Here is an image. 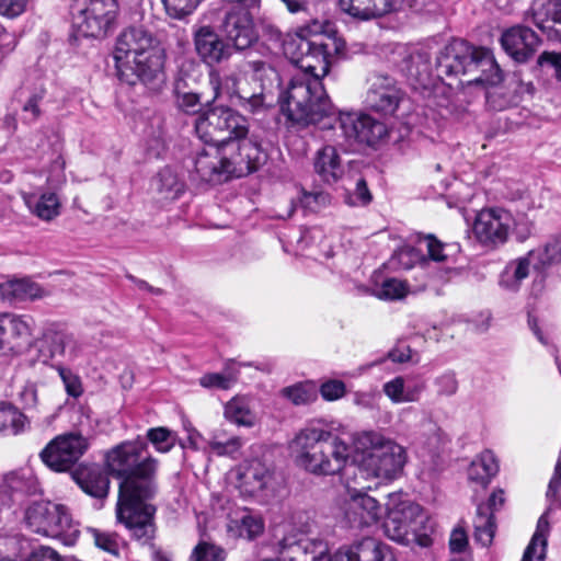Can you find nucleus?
<instances>
[{
	"label": "nucleus",
	"instance_id": "22",
	"mask_svg": "<svg viewBox=\"0 0 561 561\" xmlns=\"http://www.w3.org/2000/svg\"><path fill=\"white\" fill-rule=\"evenodd\" d=\"M381 515V505L376 499L366 493H353L346 502L345 517L354 527L373 525Z\"/></svg>",
	"mask_w": 561,
	"mask_h": 561
},
{
	"label": "nucleus",
	"instance_id": "20",
	"mask_svg": "<svg viewBox=\"0 0 561 561\" xmlns=\"http://www.w3.org/2000/svg\"><path fill=\"white\" fill-rule=\"evenodd\" d=\"M33 320L27 316L4 313L0 316V348L13 350L27 344L32 335Z\"/></svg>",
	"mask_w": 561,
	"mask_h": 561
},
{
	"label": "nucleus",
	"instance_id": "12",
	"mask_svg": "<svg viewBox=\"0 0 561 561\" xmlns=\"http://www.w3.org/2000/svg\"><path fill=\"white\" fill-rule=\"evenodd\" d=\"M514 218L502 208L482 209L473 222V234L483 245L496 248L504 244L510 236Z\"/></svg>",
	"mask_w": 561,
	"mask_h": 561
},
{
	"label": "nucleus",
	"instance_id": "55",
	"mask_svg": "<svg viewBox=\"0 0 561 561\" xmlns=\"http://www.w3.org/2000/svg\"><path fill=\"white\" fill-rule=\"evenodd\" d=\"M45 92V89L41 88L23 105L24 119L27 123H34L41 116L39 103L44 99Z\"/></svg>",
	"mask_w": 561,
	"mask_h": 561
},
{
	"label": "nucleus",
	"instance_id": "1",
	"mask_svg": "<svg viewBox=\"0 0 561 561\" xmlns=\"http://www.w3.org/2000/svg\"><path fill=\"white\" fill-rule=\"evenodd\" d=\"M146 447L141 439L126 440L104 457L107 472L121 480L116 518L142 543L149 542L156 533V507L147 501L157 493V460L144 455Z\"/></svg>",
	"mask_w": 561,
	"mask_h": 561
},
{
	"label": "nucleus",
	"instance_id": "25",
	"mask_svg": "<svg viewBox=\"0 0 561 561\" xmlns=\"http://www.w3.org/2000/svg\"><path fill=\"white\" fill-rule=\"evenodd\" d=\"M404 0H340L341 9L348 15L368 21L399 10Z\"/></svg>",
	"mask_w": 561,
	"mask_h": 561
},
{
	"label": "nucleus",
	"instance_id": "4",
	"mask_svg": "<svg viewBox=\"0 0 561 561\" xmlns=\"http://www.w3.org/2000/svg\"><path fill=\"white\" fill-rule=\"evenodd\" d=\"M354 446L365 454V468L376 478L393 479L403 469L407 460L404 448L376 431L355 435Z\"/></svg>",
	"mask_w": 561,
	"mask_h": 561
},
{
	"label": "nucleus",
	"instance_id": "64",
	"mask_svg": "<svg viewBox=\"0 0 561 561\" xmlns=\"http://www.w3.org/2000/svg\"><path fill=\"white\" fill-rule=\"evenodd\" d=\"M537 62L541 67H543V66L552 67L554 69L557 79L561 81V53L543 51L538 57Z\"/></svg>",
	"mask_w": 561,
	"mask_h": 561
},
{
	"label": "nucleus",
	"instance_id": "34",
	"mask_svg": "<svg viewBox=\"0 0 561 561\" xmlns=\"http://www.w3.org/2000/svg\"><path fill=\"white\" fill-rule=\"evenodd\" d=\"M549 529V520L546 514H543L537 522L536 531L524 552L522 561H533L534 559L542 561L545 559Z\"/></svg>",
	"mask_w": 561,
	"mask_h": 561
},
{
	"label": "nucleus",
	"instance_id": "44",
	"mask_svg": "<svg viewBox=\"0 0 561 561\" xmlns=\"http://www.w3.org/2000/svg\"><path fill=\"white\" fill-rule=\"evenodd\" d=\"M318 548V556L312 557V561H363L362 540L346 549H340L333 556L327 554V546L322 541H319Z\"/></svg>",
	"mask_w": 561,
	"mask_h": 561
},
{
	"label": "nucleus",
	"instance_id": "58",
	"mask_svg": "<svg viewBox=\"0 0 561 561\" xmlns=\"http://www.w3.org/2000/svg\"><path fill=\"white\" fill-rule=\"evenodd\" d=\"M66 182L65 174V161L61 158L56 159L49 170V174L47 176V184L54 191L58 190Z\"/></svg>",
	"mask_w": 561,
	"mask_h": 561
},
{
	"label": "nucleus",
	"instance_id": "28",
	"mask_svg": "<svg viewBox=\"0 0 561 561\" xmlns=\"http://www.w3.org/2000/svg\"><path fill=\"white\" fill-rule=\"evenodd\" d=\"M403 513L392 512L389 510L387 518L383 522L385 535L401 545H410L417 542L422 547L431 543V538L426 533H417L411 528L410 524H404L402 519Z\"/></svg>",
	"mask_w": 561,
	"mask_h": 561
},
{
	"label": "nucleus",
	"instance_id": "36",
	"mask_svg": "<svg viewBox=\"0 0 561 561\" xmlns=\"http://www.w3.org/2000/svg\"><path fill=\"white\" fill-rule=\"evenodd\" d=\"M363 115L357 113H340L337 116L333 113V107L331 106L330 114L328 116H323L319 122L321 123L324 118L329 119V124H324L323 128L332 127L331 121H334L341 129L343 136L348 140H359V131L363 127Z\"/></svg>",
	"mask_w": 561,
	"mask_h": 561
},
{
	"label": "nucleus",
	"instance_id": "15",
	"mask_svg": "<svg viewBox=\"0 0 561 561\" xmlns=\"http://www.w3.org/2000/svg\"><path fill=\"white\" fill-rule=\"evenodd\" d=\"M247 9L228 11L221 23L227 42L238 50L251 47L259 38L253 18Z\"/></svg>",
	"mask_w": 561,
	"mask_h": 561
},
{
	"label": "nucleus",
	"instance_id": "50",
	"mask_svg": "<svg viewBox=\"0 0 561 561\" xmlns=\"http://www.w3.org/2000/svg\"><path fill=\"white\" fill-rule=\"evenodd\" d=\"M409 293L408 284L398 278H387L375 291V296L383 300H398L404 298Z\"/></svg>",
	"mask_w": 561,
	"mask_h": 561
},
{
	"label": "nucleus",
	"instance_id": "57",
	"mask_svg": "<svg viewBox=\"0 0 561 561\" xmlns=\"http://www.w3.org/2000/svg\"><path fill=\"white\" fill-rule=\"evenodd\" d=\"M59 376L65 385L66 391L69 396L78 398L82 393V385L80 378L71 370L59 367Z\"/></svg>",
	"mask_w": 561,
	"mask_h": 561
},
{
	"label": "nucleus",
	"instance_id": "54",
	"mask_svg": "<svg viewBox=\"0 0 561 561\" xmlns=\"http://www.w3.org/2000/svg\"><path fill=\"white\" fill-rule=\"evenodd\" d=\"M283 397L291 401L296 405H301L310 402L314 397V391L311 386L305 383H296L286 387L282 390Z\"/></svg>",
	"mask_w": 561,
	"mask_h": 561
},
{
	"label": "nucleus",
	"instance_id": "40",
	"mask_svg": "<svg viewBox=\"0 0 561 561\" xmlns=\"http://www.w3.org/2000/svg\"><path fill=\"white\" fill-rule=\"evenodd\" d=\"M473 527L474 539L484 547L491 545L495 533V524L493 514L488 512V507L483 505L478 506Z\"/></svg>",
	"mask_w": 561,
	"mask_h": 561
},
{
	"label": "nucleus",
	"instance_id": "51",
	"mask_svg": "<svg viewBox=\"0 0 561 561\" xmlns=\"http://www.w3.org/2000/svg\"><path fill=\"white\" fill-rule=\"evenodd\" d=\"M202 0H162L169 16L182 20L192 14Z\"/></svg>",
	"mask_w": 561,
	"mask_h": 561
},
{
	"label": "nucleus",
	"instance_id": "9",
	"mask_svg": "<svg viewBox=\"0 0 561 561\" xmlns=\"http://www.w3.org/2000/svg\"><path fill=\"white\" fill-rule=\"evenodd\" d=\"M117 9L116 0H84L73 13V26L82 36L102 37L113 26Z\"/></svg>",
	"mask_w": 561,
	"mask_h": 561
},
{
	"label": "nucleus",
	"instance_id": "39",
	"mask_svg": "<svg viewBox=\"0 0 561 561\" xmlns=\"http://www.w3.org/2000/svg\"><path fill=\"white\" fill-rule=\"evenodd\" d=\"M385 394L393 403L415 402L422 392L421 386L407 388L402 377H396L383 385Z\"/></svg>",
	"mask_w": 561,
	"mask_h": 561
},
{
	"label": "nucleus",
	"instance_id": "26",
	"mask_svg": "<svg viewBox=\"0 0 561 561\" xmlns=\"http://www.w3.org/2000/svg\"><path fill=\"white\" fill-rule=\"evenodd\" d=\"M194 164L195 173L201 181L207 183L227 181L220 146L208 145V148L198 151Z\"/></svg>",
	"mask_w": 561,
	"mask_h": 561
},
{
	"label": "nucleus",
	"instance_id": "38",
	"mask_svg": "<svg viewBox=\"0 0 561 561\" xmlns=\"http://www.w3.org/2000/svg\"><path fill=\"white\" fill-rule=\"evenodd\" d=\"M45 343L48 346L49 355L45 356L44 360L48 357H72L75 355L76 341L70 333L64 331H49L45 334Z\"/></svg>",
	"mask_w": 561,
	"mask_h": 561
},
{
	"label": "nucleus",
	"instance_id": "49",
	"mask_svg": "<svg viewBox=\"0 0 561 561\" xmlns=\"http://www.w3.org/2000/svg\"><path fill=\"white\" fill-rule=\"evenodd\" d=\"M157 190L167 198H175L183 192V184L171 169H163L157 176Z\"/></svg>",
	"mask_w": 561,
	"mask_h": 561
},
{
	"label": "nucleus",
	"instance_id": "43",
	"mask_svg": "<svg viewBox=\"0 0 561 561\" xmlns=\"http://www.w3.org/2000/svg\"><path fill=\"white\" fill-rule=\"evenodd\" d=\"M390 510L392 512L403 513V523L410 524L409 526L413 528L414 531L423 533V529L425 530V524L428 519L419 504L410 501H403Z\"/></svg>",
	"mask_w": 561,
	"mask_h": 561
},
{
	"label": "nucleus",
	"instance_id": "5",
	"mask_svg": "<svg viewBox=\"0 0 561 561\" xmlns=\"http://www.w3.org/2000/svg\"><path fill=\"white\" fill-rule=\"evenodd\" d=\"M195 130L206 145L221 146L248 135L249 124L244 116L228 106H213L196 118Z\"/></svg>",
	"mask_w": 561,
	"mask_h": 561
},
{
	"label": "nucleus",
	"instance_id": "42",
	"mask_svg": "<svg viewBox=\"0 0 561 561\" xmlns=\"http://www.w3.org/2000/svg\"><path fill=\"white\" fill-rule=\"evenodd\" d=\"M239 436L225 437L222 432H216L207 442L209 450L219 457L236 458L243 446Z\"/></svg>",
	"mask_w": 561,
	"mask_h": 561
},
{
	"label": "nucleus",
	"instance_id": "63",
	"mask_svg": "<svg viewBox=\"0 0 561 561\" xmlns=\"http://www.w3.org/2000/svg\"><path fill=\"white\" fill-rule=\"evenodd\" d=\"M321 396L328 401L342 398L345 393V385L340 380H329L320 388Z\"/></svg>",
	"mask_w": 561,
	"mask_h": 561
},
{
	"label": "nucleus",
	"instance_id": "8",
	"mask_svg": "<svg viewBox=\"0 0 561 561\" xmlns=\"http://www.w3.org/2000/svg\"><path fill=\"white\" fill-rule=\"evenodd\" d=\"M90 447L89 438L79 432H68L53 438L39 453L42 461L56 472H67Z\"/></svg>",
	"mask_w": 561,
	"mask_h": 561
},
{
	"label": "nucleus",
	"instance_id": "53",
	"mask_svg": "<svg viewBox=\"0 0 561 561\" xmlns=\"http://www.w3.org/2000/svg\"><path fill=\"white\" fill-rule=\"evenodd\" d=\"M148 440L154 446L160 453H168L172 449L175 443V438L171 431L165 427H154L147 432Z\"/></svg>",
	"mask_w": 561,
	"mask_h": 561
},
{
	"label": "nucleus",
	"instance_id": "13",
	"mask_svg": "<svg viewBox=\"0 0 561 561\" xmlns=\"http://www.w3.org/2000/svg\"><path fill=\"white\" fill-rule=\"evenodd\" d=\"M209 81L214 90V99L227 94L231 102L250 113H259L265 108V100L262 92L250 93L240 89V78L234 71L220 77L217 70L209 72Z\"/></svg>",
	"mask_w": 561,
	"mask_h": 561
},
{
	"label": "nucleus",
	"instance_id": "19",
	"mask_svg": "<svg viewBox=\"0 0 561 561\" xmlns=\"http://www.w3.org/2000/svg\"><path fill=\"white\" fill-rule=\"evenodd\" d=\"M540 44L537 34L524 25H515L503 32L501 45L503 49L516 61H527Z\"/></svg>",
	"mask_w": 561,
	"mask_h": 561
},
{
	"label": "nucleus",
	"instance_id": "47",
	"mask_svg": "<svg viewBox=\"0 0 561 561\" xmlns=\"http://www.w3.org/2000/svg\"><path fill=\"white\" fill-rule=\"evenodd\" d=\"M226 550L213 542L201 540L192 550L188 561H225Z\"/></svg>",
	"mask_w": 561,
	"mask_h": 561
},
{
	"label": "nucleus",
	"instance_id": "11",
	"mask_svg": "<svg viewBox=\"0 0 561 561\" xmlns=\"http://www.w3.org/2000/svg\"><path fill=\"white\" fill-rule=\"evenodd\" d=\"M227 180L254 172L263 158L260 145L247 136L220 146Z\"/></svg>",
	"mask_w": 561,
	"mask_h": 561
},
{
	"label": "nucleus",
	"instance_id": "10",
	"mask_svg": "<svg viewBox=\"0 0 561 561\" xmlns=\"http://www.w3.org/2000/svg\"><path fill=\"white\" fill-rule=\"evenodd\" d=\"M157 47L154 39L144 27H128L124 30L117 37L113 58L117 76L122 81H130L133 77L130 64L133 59H138L146 53Z\"/></svg>",
	"mask_w": 561,
	"mask_h": 561
},
{
	"label": "nucleus",
	"instance_id": "14",
	"mask_svg": "<svg viewBox=\"0 0 561 561\" xmlns=\"http://www.w3.org/2000/svg\"><path fill=\"white\" fill-rule=\"evenodd\" d=\"M369 88L365 102L368 107L382 114H393L402 99V92L396 80L382 73H373L368 79Z\"/></svg>",
	"mask_w": 561,
	"mask_h": 561
},
{
	"label": "nucleus",
	"instance_id": "37",
	"mask_svg": "<svg viewBox=\"0 0 561 561\" xmlns=\"http://www.w3.org/2000/svg\"><path fill=\"white\" fill-rule=\"evenodd\" d=\"M225 417L239 425L252 427L256 423V414L245 398L236 397L225 405Z\"/></svg>",
	"mask_w": 561,
	"mask_h": 561
},
{
	"label": "nucleus",
	"instance_id": "32",
	"mask_svg": "<svg viewBox=\"0 0 561 561\" xmlns=\"http://www.w3.org/2000/svg\"><path fill=\"white\" fill-rule=\"evenodd\" d=\"M479 75L474 78L462 79L461 82L481 85H496L503 80L502 71L491 50L478 47Z\"/></svg>",
	"mask_w": 561,
	"mask_h": 561
},
{
	"label": "nucleus",
	"instance_id": "48",
	"mask_svg": "<svg viewBox=\"0 0 561 561\" xmlns=\"http://www.w3.org/2000/svg\"><path fill=\"white\" fill-rule=\"evenodd\" d=\"M25 425V416L11 405L0 407V432L18 434Z\"/></svg>",
	"mask_w": 561,
	"mask_h": 561
},
{
	"label": "nucleus",
	"instance_id": "7",
	"mask_svg": "<svg viewBox=\"0 0 561 561\" xmlns=\"http://www.w3.org/2000/svg\"><path fill=\"white\" fill-rule=\"evenodd\" d=\"M561 263V238L553 239L545 247L530 251L526 256L511 262L501 275V285L510 290H517L522 280L529 275V270L543 271Z\"/></svg>",
	"mask_w": 561,
	"mask_h": 561
},
{
	"label": "nucleus",
	"instance_id": "41",
	"mask_svg": "<svg viewBox=\"0 0 561 561\" xmlns=\"http://www.w3.org/2000/svg\"><path fill=\"white\" fill-rule=\"evenodd\" d=\"M264 524L260 517L250 514L243 515L240 519H231L228 524V531L233 536L252 540L263 533Z\"/></svg>",
	"mask_w": 561,
	"mask_h": 561
},
{
	"label": "nucleus",
	"instance_id": "45",
	"mask_svg": "<svg viewBox=\"0 0 561 561\" xmlns=\"http://www.w3.org/2000/svg\"><path fill=\"white\" fill-rule=\"evenodd\" d=\"M362 124L363 127L359 131L358 142L374 146L388 134L387 127L382 122L377 121L367 114L363 115Z\"/></svg>",
	"mask_w": 561,
	"mask_h": 561
},
{
	"label": "nucleus",
	"instance_id": "31",
	"mask_svg": "<svg viewBox=\"0 0 561 561\" xmlns=\"http://www.w3.org/2000/svg\"><path fill=\"white\" fill-rule=\"evenodd\" d=\"M44 296V289L37 283L27 278L13 279L0 284V299L8 302L34 300Z\"/></svg>",
	"mask_w": 561,
	"mask_h": 561
},
{
	"label": "nucleus",
	"instance_id": "27",
	"mask_svg": "<svg viewBox=\"0 0 561 561\" xmlns=\"http://www.w3.org/2000/svg\"><path fill=\"white\" fill-rule=\"evenodd\" d=\"M71 477L84 493L93 497L102 499L108 493L110 479L98 465H80Z\"/></svg>",
	"mask_w": 561,
	"mask_h": 561
},
{
	"label": "nucleus",
	"instance_id": "30",
	"mask_svg": "<svg viewBox=\"0 0 561 561\" xmlns=\"http://www.w3.org/2000/svg\"><path fill=\"white\" fill-rule=\"evenodd\" d=\"M22 197L27 209L42 220L50 221L60 214L61 204L56 192L23 193Z\"/></svg>",
	"mask_w": 561,
	"mask_h": 561
},
{
	"label": "nucleus",
	"instance_id": "29",
	"mask_svg": "<svg viewBox=\"0 0 561 561\" xmlns=\"http://www.w3.org/2000/svg\"><path fill=\"white\" fill-rule=\"evenodd\" d=\"M313 169L319 178L328 184L337 182L344 174V167L336 148L329 145L316 152Z\"/></svg>",
	"mask_w": 561,
	"mask_h": 561
},
{
	"label": "nucleus",
	"instance_id": "16",
	"mask_svg": "<svg viewBox=\"0 0 561 561\" xmlns=\"http://www.w3.org/2000/svg\"><path fill=\"white\" fill-rule=\"evenodd\" d=\"M193 43L199 59L210 67L228 59L231 55L230 44L209 25L195 27Z\"/></svg>",
	"mask_w": 561,
	"mask_h": 561
},
{
	"label": "nucleus",
	"instance_id": "52",
	"mask_svg": "<svg viewBox=\"0 0 561 561\" xmlns=\"http://www.w3.org/2000/svg\"><path fill=\"white\" fill-rule=\"evenodd\" d=\"M328 26L329 22L327 20L314 19L311 22L300 26L297 30L296 37L294 39L312 41L314 38H332L325 34Z\"/></svg>",
	"mask_w": 561,
	"mask_h": 561
},
{
	"label": "nucleus",
	"instance_id": "46",
	"mask_svg": "<svg viewBox=\"0 0 561 561\" xmlns=\"http://www.w3.org/2000/svg\"><path fill=\"white\" fill-rule=\"evenodd\" d=\"M362 558L363 561H397L387 545L370 537L362 539Z\"/></svg>",
	"mask_w": 561,
	"mask_h": 561
},
{
	"label": "nucleus",
	"instance_id": "59",
	"mask_svg": "<svg viewBox=\"0 0 561 561\" xmlns=\"http://www.w3.org/2000/svg\"><path fill=\"white\" fill-rule=\"evenodd\" d=\"M435 386L437 387V394L444 397H451L458 390V381L454 374L447 373L435 380Z\"/></svg>",
	"mask_w": 561,
	"mask_h": 561
},
{
	"label": "nucleus",
	"instance_id": "60",
	"mask_svg": "<svg viewBox=\"0 0 561 561\" xmlns=\"http://www.w3.org/2000/svg\"><path fill=\"white\" fill-rule=\"evenodd\" d=\"M330 196L323 192H305L300 198L304 208L317 211L319 207L327 205Z\"/></svg>",
	"mask_w": 561,
	"mask_h": 561
},
{
	"label": "nucleus",
	"instance_id": "21",
	"mask_svg": "<svg viewBox=\"0 0 561 561\" xmlns=\"http://www.w3.org/2000/svg\"><path fill=\"white\" fill-rule=\"evenodd\" d=\"M129 71L133 77L130 81H125L128 84H136L139 80L145 84L159 85L164 81L162 50L157 46L138 59H133Z\"/></svg>",
	"mask_w": 561,
	"mask_h": 561
},
{
	"label": "nucleus",
	"instance_id": "17",
	"mask_svg": "<svg viewBox=\"0 0 561 561\" xmlns=\"http://www.w3.org/2000/svg\"><path fill=\"white\" fill-rule=\"evenodd\" d=\"M238 489L248 496H256L272 489L274 471L259 459L245 461L238 468Z\"/></svg>",
	"mask_w": 561,
	"mask_h": 561
},
{
	"label": "nucleus",
	"instance_id": "6",
	"mask_svg": "<svg viewBox=\"0 0 561 561\" xmlns=\"http://www.w3.org/2000/svg\"><path fill=\"white\" fill-rule=\"evenodd\" d=\"M25 523L32 531L60 538L68 545L72 543L79 534L67 508L50 502H37L28 506Z\"/></svg>",
	"mask_w": 561,
	"mask_h": 561
},
{
	"label": "nucleus",
	"instance_id": "24",
	"mask_svg": "<svg viewBox=\"0 0 561 561\" xmlns=\"http://www.w3.org/2000/svg\"><path fill=\"white\" fill-rule=\"evenodd\" d=\"M399 54L402 56L399 67L408 78L415 80L422 85L431 82L435 67L431 62L428 51L422 48L410 49L401 47Z\"/></svg>",
	"mask_w": 561,
	"mask_h": 561
},
{
	"label": "nucleus",
	"instance_id": "23",
	"mask_svg": "<svg viewBox=\"0 0 561 561\" xmlns=\"http://www.w3.org/2000/svg\"><path fill=\"white\" fill-rule=\"evenodd\" d=\"M471 45L463 39H453L436 57L435 71L437 77L459 76L463 71V62L470 56Z\"/></svg>",
	"mask_w": 561,
	"mask_h": 561
},
{
	"label": "nucleus",
	"instance_id": "18",
	"mask_svg": "<svg viewBox=\"0 0 561 561\" xmlns=\"http://www.w3.org/2000/svg\"><path fill=\"white\" fill-rule=\"evenodd\" d=\"M525 19L548 37L561 41V0H533Z\"/></svg>",
	"mask_w": 561,
	"mask_h": 561
},
{
	"label": "nucleus",
	"instance_id": "2",
	"mask_svg": "<svg viewBox=\"0 0 561 561\" xmlns=\"http://www.w3.org/2000/svg\"><path fill=\"white\" fill-rule=\"evenodd\" d=\"M344 43L337 38L291 39L287 45L291 60L302 73L296 75L284 94L282 110L297 125L319 124L331 111V102L322 84L336 54Z\"/></svg>",
	"mask_w": 561,
	"mask_h": 561
},
{
	"label": "nucleus",
	"instance_id": "3",
	"mask_svg": "<svg viewBox=\"0 0 561 561\" xmlns=\"http://www.w3.org/2000/svg\"><path fill=\"white\" fill-rule=\"evenodd\" d=\"M297 463L313 474H335L348 459V447L330 431L309 425L293 440Z\"/></svg>",
	"mask_w": 561,
	"mask_h": 561
},
{
	"label": "nucleus",
	"instance_id": "56",
	"mask_svg": "<svg viewBox=\"0 0 561 561\" xmlns=\"http://www.w3.org/2000/svg\"><path fill=\"white\" fill-rule=\"evenodd\" d=\"M199 385L207 389L228 390L232 387V377H225L219 373H209L199 378Z\"/></svg>",
	"mask_w": 561,
	"mask_h": 561
},
{
	"label": "nucleus",
	"instance_id": "62",
	"mask_svg": "<svg viewBox=\"0 0 561 561\" xmlns=\"http://www.w3.org/2000/svg\"><path fill=\"white\" fill-rule=\"evenodd\" d=\"M176 102L186 113H197L201 108V96L193 92L178 93Z\"/></svg>",
	"mask_w": 561,
	"mask_h": 561
},
{
	"label": "nucleus",
	"instance_id": "61",
	"mask_svg": "<svg viewBox=\"0 0 561 561\" xmlns=\"http://www.w3.org/2000/svg\"><path fill=\"white\" fill-rule=\"evenodd\" d=\"M94 542L96 547L113 554H117L119 546L117 535L110 533L94 531Z\"/></svg>",
	"mask_w": 561,
	"mask_h": 561
},
{
	"label": "nucleus",
	"instance_id": "35",
	"mask_svg": "<svg viewBox=\"0 0 561 561\" xmlns=\"http://www.w3.org/2000/svg\"><path fill=\"white\" fill-rule=\"evenodd\" d=\"M549 529V520L546 514H543L537 522L536 531L524 552L522 561H533L534 559L542 561L545 559Z\"/></svg>",
	"mask_w": 561,
	"mask_h": 561
},
{
	"label": "nucleus",
	"instance_id": "33",
	"mask_svg": "<svg viewBox=\"0 0 561 561\" xmlns=\"http://www.w3.org/2000/svg\"><path fill=\"white\" fill-rule=\"evenodd\" d=\"M497 471L499 463L494 454L491 450H484L471 462L468 478L472 482L486 486Z\"/></svg>",
	"mask_w": 561,
	"mask_h": 561
}]
</instances>
